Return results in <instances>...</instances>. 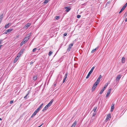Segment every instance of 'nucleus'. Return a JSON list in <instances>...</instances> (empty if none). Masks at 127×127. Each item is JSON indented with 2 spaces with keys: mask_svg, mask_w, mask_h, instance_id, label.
Masks as SVG:
<instances>
[{
  "mask_svg": "<svg viewBox=\"0 0 127 127\" xmlns=\"http://www.w3.org/2000/svg\"><path fill=\"white\" fill-rule=\"evenodd\" d=\"M41 108L39 106V107L35 110V111L33 113L32 115L31 116V117L33 118L39 112V111L41 109Z\"/></svg>",
  "mask_w": 127,
  "mask_h": 127,
  "instance_id": "1",
  "label": "nucleus"
},
{
  "mask_svg": "<svg viewBox=\"0 0 127 127\" xmlns=\"http://www.w3.org/2000/svg\"><path fill=\"white\" fill-rule=\"evenodd\" d=\"M95 68V67L94 66L93 67L91 68V70L90 71V72H89L87 76L86 77V79H88V78L89 77H90V75L92 73V72L93 70Z\"/></svg>",
  "mask_w": 127,
  "mask_h": 127,
  "instance_id": "2",
  "label": "nucleus"
},
{
  "mask_svg": "<svg viewBox=\"0 0 127 127\" xmlns=\"http://www.w3.org/2000/svg\"><path fill=\"white\" fill-rule=\"evenodd\" d=\"M25 49H21L20 51L19 52V53L18 54V56L19 57H20L21 55L23 53Z\"/></svg>",
  "mask_w": 127,
  "mask_h": 127,
  "instance_id": "3",
  "label": "nucleus"
},
{
  "mask_svg": "<svg viewBox=\"0 0 127 127\" xmlns=\"http://www.w3.org/2000/svg\"><path fill=\"white\" fill-rule=\"evenodd\" d=\"M73 43H71L69 44L68 46V48L67 50V51L69 52L70 51L73 45Z\"/></svg>",
  "mask_w": 127,
  "mask_h": 127,
  "instance_id": "4",
  "label": "nucleus"
},
{
  "mask_svg": "<svg viewBox=\"0 0 127 127\" xmlns=\"http://www.w3.org/2000/svg\"><path fill=\"white\" fill-rule=\"evenodd\" d=\"M13 30V29L12 28L8 29L5 31V32L4 33L5 34H7L8 33H9L10 32L12 31Z\"/></svg>",
  "mask_w": 127,
  "mask_h": 127,
  "instance_id": "5",
  "label": "nucleus"
},
{
  "mask_svg": "<svg viewBox=\"0 0 127 127\" xmlns=\"http://www.w3.org/2000/svg\"><path fill=\"white\" fill-rule=\"evenodd\" d=\"M121 77V75L119 74L118 75L116 78V81H119Z\"/></svg>",
  "mask_w": 127,
  "mask_h": 127,
  "instance_id": "6",
  "label": "nucleus"
},
{
  "mask_svg": "<svg viewBox=\"0 0 127 127\" xmlns=\"http://www.w3.org/2000/svg\"><path fill=\"white\" fill-rule=\"evenodd\" d=\"M64 9H66L65 11L68 12L70 11L71 9V8L69 6H66L64 7Z\"/></svg>",
  "mask_w": 127,
  "mask_h": 127,
  "instance_id": "7",
  "label": "nucleus"
},
{
  "mask_svg": "<svg viewBox=\"0 0 127 127\" xmlns=\"http://www.w3.org/2000/svg\"><path fill=\"white\" fill-rule=\"evenodd\" d=\"M31 25V23H28L26 24L24 27V28L27 29Z\"/></svg>",
  "mask_w": 127,
  "mask_h": 127,
  "instance_id": "8",
  "label": "nucleus"
},
{
  "mask_svg": "<svg viewBox=\"0 0 127 127\" xmlns=\"http://www.w3.org/2000/svg\"><path fill=\"white\" fill-rule=\"evenodd\" d=\"M67 75H68L67 73H66L65 74V76L64 77V78L63 81V83H64L65 82L66 80V79L67 78Z\"/></svg>",
  "mask_w": 127,
  "mask_h": 127,
  "instance_id": "9",
  "label": "nucleus"
},
{
  "mask_svg": "<svg viewBox=\"0 0 127 127\" xmlns=\"http://www.w3.org/2000/svg\"><path fill=\"white\" fill-rule=\"evenodd\" d=\"M102 76L101 75H99V77L97 79L96 82H97V83H98V84L99 83V82L100 81V80L101 79V78Z\"/></svg>",
  "mask_w": 127,
  "mask_h": 127,
  "instance_id": "10",
  "label": "nucleus"
},
{
  "mask_svg": "<svg viewBox=\"0 0 127 127\" xmlns=\"http://www.w3.org/2000/svg\"><path fill=\"white\" fill-rule=\"evenodd\" d=\"M111 90H112L111 89H109V90H108V92L107 93L106 95V97H108L109 95V94H110V92H111Z\"/></svg>",
  "mask_w": 127,
  "mask_h": 127,
  "instance_id": "11",
  "label": "nucleus"
},
{
  "mask_svg": "<svg viewBox=\"0 0 127 127\" xmlns=\"http://www.w3.org/2000/svg\"><path fill=\"white\" fill-rule=\"evenodd\" d=\"M19 56L17 55L14 60V63H16L19 59Z\"/></svg>",
  "mask_w": 127,
  "mask_h": 127,
  "instance_id": "12",
  "label": "nucleus"
},
{
  "mask_svg": "<svg viewBox=\"0 0 127 127\" xmlns=\"http://www.w3.org/2000/svg\"><path fill=\"white\" fill-rule=\"evenodd\" d=\"M111 118V114H108L107 115L106 118V121H107L110 118Z\"/></svg>",
  "mask_w": 127,
  "mask_h": 127,
  "instance_id": "13",
  "label": "nucleus"
},
{
  "mask_svg": "<svg viewBox=\"0 0 127 127\" xmlns=\"http://www.w3.org/2000/svg\"><path fill=\"white\" fill-rule=\"evenodd\" d=\"M76 124L77 122L76 121H75L72 124V125L71 127H75V125Z\"/></svg>",
  "mask_w": 127,
  "mask_h": 127,
  "instance_id": "14",
  "label": "nucleus"
},
{
  "mask_svg": "<svg viewBox=\"0 0 127 127\" xmlns=\"http://www.w3.org/2000/svg\"><path fill=\"white\" fill-rule=\"evenodd\" d=\"M96 114V113L95 112H94L93 113V116L92 117V120L94 119L95 118L94 117L95 116Z\"/></svg>",
  "mask_w": 127,
  "mask_h": 127,
  "instance_id": "15",
  "label": "nucleus"
},
{
  "mask_svg": "<svg viewBox=\"0 0 127 127\" xmlns=\"http://www.w3.org/2000/svg\"><path fill=\"white\" fill-rule=\"evenodd\" d=\"M48 108V107L46 105L45 107L43 108V109L42 110V111H44L45 110H47Z\"/></svg>",
  "mask_w": 127,
  "mask_h": 127,
  "instance_id": "16",
  "label": "nucleus"
},
{
  "mask_svg": "<svg viewBox=\"0 0 127 127\" xmlns=\"http://www.w3.org/2000/svg\"><path fill=\"white\" fill-rule=\"evenodd\" d=\"M114 104H112V105H111V111H113L112 110H113V109H114Z\"/></svg>",
  "mask_w": 127,
  "mask_h": 127,
  "instance_id": "17",
  "label": "nucleus"
},
{
  "mask_svg": "<svg viewBox=\"0 0 127 127\" xmlns=\"http://www.w3.org/2000/svg\"><path fill=\"white\" fill-rule=\"evenodd\" d=\"M125 58L124 57H123L122 59V63H124L125 62Z\"/></svg>",
  "mask_w": 127,
  "mask_h": 127,
  "instance_id": "18",
  "label": "nucleus"
},
{
  "mask_svg": "<svg viewBox=\"0 0 127 127\" xmlns=\"http://www.w3.org/2000/svg\"><path fill=\"white\" fill-rule=\"evenodd\" d=\"M37 78V76L36 75H35L34 76H33V80L35 81L36 80Z\"/></svg>",
  "mask_w": 127,
  "mask_h": 127,
  "instance_id": "19",
  "label": "nucleus"
},
{
  "mask_svg": "<svg viewBox=\"0 0 127 127\" xmlns=\"http://www.w3.org/2000/svg\"><path fill=\"white\" fill-rule=\"evenodd\" d=\"M29 37H25L24 39V40H25L26 42L29 39Z\"/></svg>",
  "mask_w": 127,
  "mask_h": 127,
  "instance_id": "20",
  "label": "nucleus"
},
{
  "mask_svg": "<svg viewBox=\"0 0 127 127\" xmlns=\"http://www.w3.org/2000/svg\"><path fill=\"white\" fill-rule=\"evenodd\" d=\"M9 23H8L7 24H6L4 26L5 28H8L9 27Z\"/></svg>",
  "mask_w": 127,
  "mask_h": 127,
  "instance_id": "21",
  "label": "nucleus"
},
{
  "mask_svg": "<svg viewBox=\"0 0 127 127\" xmlns=\"http://www.w3.org/2000/svg\"><path fill=\"white\" fill-rule=\"evenodd\" d=\"M98 83L95 82V83L94 84L93 86L95 87H96L97 85H98Z\"/></svg>",
  "mask_w": 127,
  "mask_h": 127,
  "instance_id": "22",
  "label": "nucleus"
},
{
  "mask_svg": "<svg viewBox=\"0 0 127 127\" xmlns=\"http://www.w3.org/2000/svg\"><path fill=\"white\" fill-rule=\"evenodd\" d=\"M96 87H95L94 86H93L92 88V91H94L95 90V89L96 88Z\"/></svg>",
  "mask_w": 127,
  "mask_h": 127,
  "instance_id": "23",
  "label": "nucleus"
},
{
  "mask_svg": "<svg viewBox=\"0 0 127 127\" xmlns=\"http://www.w3.org/2000/svg\"><path fill=\"white\" fill-rule=\"evenodd\" d=\"M54 101V100L53 99L51 100L50 102L49 103L51 105L52 103Z\"/></svg>",
  "mask_w": 127,
  "mask_h": 127,
  "instance_id": "24",
  "label": "nucleus"
},
{
  "mask_svg": "<svg viewBox=\"0 0 127 127\" xmlns=\"http://www.w3.org/2000/svg\"><path fill=\"white\" fill-rule=\"evenodd\" d=\"M97 108V107H95L93 109V110L94 112H95L96 111Z\"/></svg>",
  "mask_w": 127,
  "mask_h": 127,
  "instance_id": "25",
  "label": "nucleus"
},
{
  "mask_svg": "<svg viewBox=\"0 0 127 127\" xmlns=\"http://www.w3.org/2000/svg\"><path fill=\"white\" fill-rule=\"evenodd\" d=\"M127 15V10L126 11V12H125V13L124 14V17H126Z\"/></svg>",
  "mask_w": 127,
  "mask_h": 127,
  "instance_id": "26",
  "label": "nucleus"
},
{
  "mask_svg": "<svg viewBox=\"0 0 127 127\" xmlns=\"http://www.w3.org/2000/svg\"><path fill=\"white\" fill-rule=\"evenodd\" d=\"M53 52L51 51L49 52L48 54V55L49 56H50L52 54Z\"/></svg>",
  "mask_w": 127,
  "mask_h": 127,
  "instance_id": "27",
  "label": "nucleus"
},
{
  "mask_svg": "<svg viewBox=\"0 0 127 127\" xmlns=\"http://www.w3.org/2000/svg\"><path fill=\"white\" fill-rule=\"evenodd\" d=\"M3 14H1L0 15V19H2L3 18Z\"/></svg>",
  "mask_w": 127,
  "mask_h": 127,
  "instance_id": "28",
  "label": "nucleus"
},
{
  "mask_svg": "<svg viewBox=\"0 0 127 127\" xmlns=\"http://www.w3.org/2000/svg\"><path fill=\"white\" fill-rule=\"evenodd\" d=\"M96 49H97V48H96L94 49H93L91 51V53H93L96 50Z\"/></svg>",
  "mask_w": 127,
  "mask_h": 127,
  "instance_id": "29",
  "label": "nucleus"
},
{
  "mask_svg": "<svg viewBox=\"0 0 127 127\" xmlns=\"http://www.w3.org/2000/svg\"><path fill=\"white\" fill-rule=\"evenodd\" d=\"M48 0H45L44 1V3H47L48 2Z\"/></svg>",
  "mask_w": 127,
  "mask_h": 127,
  "instance_id": "30",
  "label": "nucleus"
},
{
  "mask_svg": "<svg viewBox=\"0 0 127 127\" xmlns=\"http://www.w3.org/2000/svg\"><path fill=\"white\" fill-rule=\"evenodd\" d=\"M103 90H101L100 92V93H99V94H102V93H103Z\"/></svg>",
  "mask_w": 127,
  "mask_h": 127,
  "instance_id": "31",
  "label": "nucleus"
},
{
  "mask_svg": "<svg viewBox=\"0 0 127 127\" xmlns=\"http://www.w3.org/2000/svg\"><path fill=\"white\" fill-rule=\"evenodd\" d=\"M37 49L36 48H34L33 50H32V52H35V50Z\"/></svg>",
  "mask_w": 127,
  "mask_h": 127,
  "instance_id": "32",
  "label": "nucleus"
},
{
  "mask_svg": "<svg viewBox=\"0 0 127 127\" xmlns=\"http://www.w3.org/2000/svg\"><path fill=\"white\" fill-rule=\"evenodd\" d=\"M46 106L48 107H50L51 106V105L49 103H48V104H47Z\"/></svg>",
  "mask_w": 127,
  "mask_h": 127,
  "instance_id": "33",
  "label": "nucleus"
},
{
  "mask_svg": "<svg viewBox=\"0 0 127 127\" xmlns=\"http://www.w3.org/2000/svg\"><path fill=\"white\" fill-rule=\"evenodd\" d=\"M28 93L24 97V98L25 99H26L27 98V97L28 96Z\"/></svg>",
  "mask_w": 127,
  "mask_h": 127,
  "instance_id": "34",
  "label": "nucleus"
},
{
  "mask_svg": "<svg viewBox=\"0 0 127 127\" xmlns=\"http://www.w3.org/2000/svg\"><path fill=\"white\" fill-rule=\"evenodd\" d=\"M22 42L24 44L25 43L27 42L24 39H23V40L22 41Z\"/></svg>",
  "mask_w": 127,
  "mask_h": 127,
  "instance_id": "35",
  "label": "nucleus"
},
{
  "mask_svg": "<svg viewBox=\"0 0 127 127\" xmlns=\"http://www.w3.org/2000/svg\"><path fill=\"white\" fill-rule=\"evenodd\" d=\"M125 9V8L123 6V7H122V8L121 9V11H123V10H124V9Z\"/></svg>",
  "mask_w": 127,
  "mask_h": 127,
  "instance_id": "36",
  "label": "nucleus"
},
{
  "mask_svg": "<svg viewBox=\"0 0 127 127\" xmlns=\"http://www.w3.org/2000/svg\"><path fill=\"white\" fill-rule=\"evenodd\" d=\"M81 17V15H78L77 16V17L78 18H79Z\"/></svg>",
  "mask_w": 127,
  "mask_h": 127,
  "instance_id": "37",
  "label": "nucleus"
},
{
  "mask_svg": "<svg viewBox=\"0 0 127 127\" xmlns=\"http://www.w3.org/2000/svg\"><path fill=\"white\" fill-rule=\"evenodd\" d=\"M55 18L57 19H58L59 18V17L58 16H56L55 17Z\"/></svg>",
  "mask_w": 127,
  "mask_h": 127,
  "instance_id": "38",
  "label": "nucleus"
},
{
  "mask_svg": "<svg viewBox=\"0 0 127 127\" xmlns=\"http://www.w3.org/2000/svg\"><path fill=\"white\" fill-rule=\"evenodd\" d=\"M127 6V4L126 3L124 5V6H123L125 8L126 6Z\"/></svg>",
  "mask_w": 127,
  "mask_h": 127,
  "instance_id": "39",
  "label": "nucleus"
},
{
  "mask_svg": "<svg viewBox=\"0 0 127 127\" xmlns=\"http://www.w3.org/2000/svg\"><path fill=\"white\" fill-rule=\"evenodd\" d=\"M24 44L22 42H21V43H20V46H22L23 44Z\"/></svg>",
  "mask_w": 127,
  "mask_h": 127,
  "instance_id": "40",
  "label": "nucleus"
},
{
  "mask_svg": "<svg viewBox=\"0 0 127 127\" xmlns=\"http://www.w3.org/2000/svg\"><path fill=\"white\" fill-rule=\"evenodd\" d=\"M13 100H11L9 102L10 104H12L13 102Z\"/></svg>",
  "mask_w": 127,
  "mask_h": 127,
  "instance_id": "41",
  "label": "nucleus"
},
{
  "mask_svg": "<svg viewBox=\"0 0 127 127\" xmlns=\"http://www.w3.org/2000/svg\"><path fill=\"white\" fill-rule=\"evenodd\" d=\"M43 103H42L39 106L41 108L42 106L43 105Z\"/></svg>",
  "mask_w": 127,
  "mask_h": 127,
  "instance_id": "42",
  "label": "nucleus"
},
{
  "mask_svg": "<svg viewBox=\"0 0 127 127\" xmlns=\"http://www.w3.org/2000/svg\"><path fill=\"white\" fill-rule=\"evenodd\" d=\"M43 103H42L39 106L41 108L42 106L43 105Z\"/></svg>",
  "mask_w": 127,
  "mask_h": 127,
  "instance_id": "43",
  "label": "nucleus"
},
{
  "mask_svg": "<svg viewBox=\"0 0 127 127\" xmlns=\"http://www.w3.org/2000/svg\"><path fill=\"white\" fill-rule=\"evenodd\" d=\"M67 34L66 33H64V36H66Z\"/></svg>",
  "mask_w": 127,
  "mask_h": 127,
  "instance_id": "44",
  "label": "nucleus"
},
{
  "mask_svg": "<svg viewBox=\"0 0 127 127\" xmlns=\"http://www.w3.org/2000/svg\"><path fill=\"white\" fill-rule=\"evenodd\" d=\"M105 87H104V88H103V89H102V90H103V91H104V90L105 89Z\"/></svg>",
  "mask_w": 127,
  "mask_h": 127,
  "instance_id": "45",
  "label": "nucleus"
},
{
  "mask_svg": "<svg viewBox=\"0 0 127 127\" xmlns=\"http://www.w3.org/2000/svg\"><path fill=\"white\" fill-rule=\"evenodd\" d=\"M28 36L27 37H29H29H30V36L31 34H28Z\"/></svg>",
  "mask_w": 127,
  "mask_h": 127,
  "instance_id": "46",
  "label": "nucleus"
},
{
  "mask_svg": "<svg viewBox=\"0 0 127 127\" xmlns=\"http://www.w3.org/2000/svg\"><path fill=\"white\" fill-rule=\"evenodd\" d=\"M107 85L105 84L104 85V87H105V88L107 87Z\"/></svg>",
  "mask_w": 127,
  "mask_h": 127,
  "instance_id": "47",
  "label": "nucleus"
},
{
  "mask_svg": "<svg viewBox=\"0 0 127 127\" xmlns=\"http://www.w3.org/2000/svg\"><path fill=\"white\" fill-rule=\"evenodd\" d=\"M2 40H0V44H1V42H2Z\"/></svg>",
  "mask_w": 127,
  "mask_h": 127,
  "instance_id": "48",
  "label": "nucleus"
},
{
  "mask_svg": "<svg viewBox=\"0 0 127 127\" xmlns=\"http://www.w3.org/2000/svg\"><path fill=\"white\" fill-rule=\"evenodd\" d=\"M33 62H30V64H33Z\"/></svg>",
  "mask_w": 127,
  "mask_h": 127,
  "instance_id": "49",
  "label": "nucleus"
},
{
  "mask_svg": "<svg viewBox=\"0 0 127 127\" xmlns=\"http://www.w3.org/2000/svg\"><path fill=\"white\" fill-rule=\"evenodd\" d=\"M2 19H0V23Z\"/></svg>",
  "mask_w": 127,
  "mask_h": 127,
  "instance_id": "50",
  "label": "nucleus"
},
{
  "mask_svg": "<svg viewBox=\"0 0 127 127\" xmlns=\"http://www.w3.org/2000/svg\"><path fill=\"white\" fill-rule=\"evenodd\" d=\"M54 86H55V87L56 86V83L55 84H54Z\"/></svg>",
  "mask_w": 127,
  "mask_h": 127,
  "instance_id": "51",
  "label": "nucleus"
},
{
  "mask_svg": "<svg viewBox=\"0 0 127 127\" xmlns=\"http://www.w3.org/2000/svg\"><path fill=\"white\" fill-rule=\"evenodd\" d=\"M122 11H121V10L119 12V13H120Z\"/></svg>",
  "mask_w": 127,
  "mask_h": 127,
  "instance_id": "52",
  "label": "nucleus"
},
{
  "mask_svg": "<svg viewBox=\"0 0 127 127\" xmlns=\"http://www.w3.org/2000/svg\"><path fill=\"white\" fill-rule=\"evenodd\" d=\"M2 119L1 118H0V120H2Z\"/></svg>",
  "mask_w": 127,
  "mask_h": 127,
  "instance_id": "53",
  "label": "nucleus"
},
{
  "mask_svg": "<svg viewBox=\"0 0 127 127\" xmlns=\"http://www.w3.org/2000/svg\"><path fill=\"white\" fill-rule=\"evenodd\" d=\"M18 36H19L18 35H17L16 36V37H18Z\"/></svg>",
  "mask_w": 127,
  "mask_h": 127,
  "instance_id": "54",
  "label": "nucleus"
},
{
  "mask_svg": "<svg viewBox=\"0 0 127 127\" xmlns=\"http://www.w3.org/2000/svg\"><path fill=\"white\" fill-rule=\"evenodd\" d=\"M61 77H62V75H61V78H62Z\"/></svg>",
  "mask_w": 127,
  "mask_h": 127,
  "instance_id": "55",
  "label": "nucleus"
},
{
  "mask_svg": "<svg viewBox=\"0 0 127 127\" xmlns=\"http://www.w3.org/2000/svg\"><path fill=\"white\" fill-rule=\"evenodd\" d=\"M31 118H30L29 120H30V119H31Z\"/></svg>",
  "mask_w": 127,
  "mask_h": 127,
  "instance_id": "56",
  "label": "nucleus"
}]
</instances>
